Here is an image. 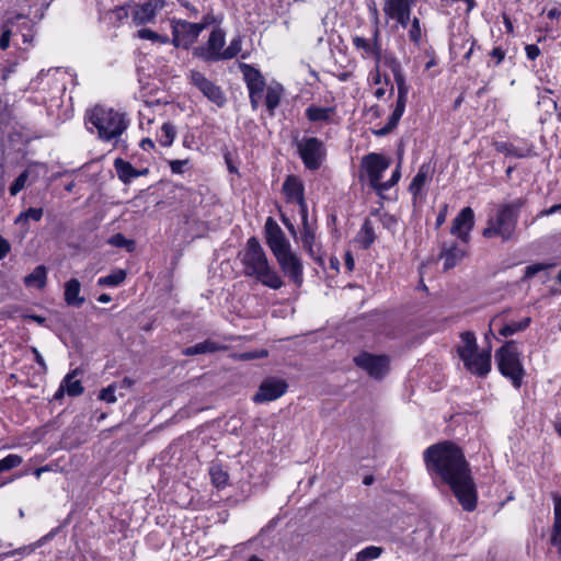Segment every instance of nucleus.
Listing matches in <instances>:
<instances>
[{
	"label": "nucleus",
	"instance_id": "nucleus-32",
	"mask_svg": "<svg viewBox=\"0 0 561 561\" xmlns=\"http://www.w3.org/2000/svg\"><path fill=\"white\" fill-rule=\"evenodd\" d=\"M130 3L116 5L114 9L107 10L103 14V19L112 27H119L130 13Z\"/></svg>",
	"mask_w": 561,
	"mask_h": 561
},
{
	"label": "nucleus",
	"instance_id": "nucleus-28",
	"mask_svg": "<svg viewBox=\"0 0 561 561\" xmlns=\"http://www.w3.org/2000/svg\"><path fill=\"white\" fill-rule=\"evenodd\" d=\"M377 238L378 236L375 231L374 222L369 218H366L354 237L353 242L360 250H369Z\"/></svg>",
	"mask_w": 561,
	"mask_h": 561
},
{
	"label": "nucleus",
	"instance_id": "nucleus-46",
	"mask_svg": "<svg viewBox=\"0 0 561 561\" xmlns=\"http://www.w3.org/2000/svg\"><path fill=\"white\" fill-rule=\"evenodd\" d=\"M16 125L13 110L7 103H0V131L9 130V127Z\"/></svg>",
	"mask_w": 561,
	"mask_h": 561
},
{
	"label": "nucleus",
	"instance_id": "nucleus-11",
	"mask_svg": "<svg viewBox=\"0 0 561 561\" xmlns=\"http://www.w3.org/2000/svg\"><path fill=\"white\" fill-rule=\"evenodd\" d=\"M188 81L209 102L216 104L218 107L225 106L227 98L221 87L209 80L203 72L195 69L190 70Z\"/></svg>",
	"mask_w": 561,
	"mask_h": 561
},
{
	"label": "nucleus",
	"instance_id": "nucleus-7",
	"mask_svg": "<svg viewBox=\"0 0 561 561\" xmlns=\"http://www.w3.org/2000/svg\"><path fill=\"white\" fill-rule=\"evenodd\" d=\"M390 68L393 75L394 82L397 84V101L387 124L375 131L376 136H386L390 134L399 125V122L404 114L408 102V94L410 88L407 83L405 76L403 73L400 62L393 60L390 65Z\"/></svg>",
	"mask_w": 561,
	"mask_h": 561
},
{
	"label": "nucleus",
	"instance_id": "nucleus-4",
	"mask_svg": "<svg viewBox=\"0 0 561 561\" xmlns=\"http://www.w3.org/2000/svg\"><path fill=\"white\" fill-rule=\"evenodd\" d=\"M85 124L92 125L98 137L105 142L119 138L129 126V119L125 113L112 107L95 105L85 114Z\"/></svg>",
	"mask_w": 561,
	"mask_h": 561
},
{
	"label": "nucleus",
	"instance_id": "nucleus-9",
	"mask_svg": "<svg viewBox=\"0 0 561 561\" xmlns=\"http://www.w3.org/2000/svg\"><path fill=\"white\" fill-rule=\"evenodd\" d=\"M219 24H213V28L206 43L193 47L192 54L195 58L205 62H217L222 60L226 45V31Z\"/></svg>",
	"mask_w": 561,
	"mask_h": 561
},
{
	"label": "nucleus",
	"instance_id": "nucleus-55",
	"mask_svg": "<svg viewBox=\"0 0 561 561\" xmlns=\"http://www.w3.org/2000/svg\"><path fill=\"white\" fill-rule=\"evenodd\" d=\"M491 62L493 67H499L505 59L506 50L501 47L496 46L493 47V49L489 53Z\"/></svg>",
	"mask_w": 561,
	"mask_h": 561
},
{
	"label": "nucleus",
	"instance_id": "nucleus-31",
	"mask_svg": "<svg viewBox=\"0 0 561 561\" xmlns=\"http://www.w3.org/2000/svg\"><path fill=\"white\" fill-rule=\"evenodd\" d=\"M462 345L457 347V354L461 360L469 359L478 353L476 334L472 331H465L460 334Z\"/></svg>",
	"mask_w": 561,
	"mask_h": 561
},
{
	"label": "nucleus",
	"instance_id": "nucleus-12",
	"mask_svg": "<svg viewBox=\"0 0 561 561\" xmlns=\"http://www.w3.org/2000/svg\"><path fill=\"white\" fill-rule=\"evenodd\" d=\"M240 69L249 92L251 107L253 111H256L266 87L265 78L262 72L252 65L240 64Z\"/></svg>",
	"mask_w": 561,
	"mask_h": 561
},
{
	"label": "nucleus",
	"instance_id": "nucleus-5",
	"mask_svg": "<svg viewBox=\"0 0 561 561\" xmlns=\"http://www.w3.org/2000/svg\"><path fill=\"white\" fill-rule=\"evenodd\" d=\"M221 23V18L213 11L204 14L199 22H190L184 19L173 18L170 20L172 45L175 48L188 50L197 42L199 35L210 25Z\"/></svg>",
	"mask_w": 561,
	"mask_h": 561
},
{
	"label": "nucleus",
	"instance_id": "nucleus-6",
	"mask_svg": "<svg viewBox=\"0 0 561 561\" xmlns=\"http://www.w3.org/2000/svg\"><path fill=\"white\" fill-rule=\"evenodd\" d=\"M495 360L501 375L507 378L515 389H519L525 376L519 343L514 340L506 341L496 350Z\"/></svg>",
	"mask_w": 561,
	"mask_h": 561
},
{
	"label": "nucleus",
	"instance_id": "nucleus-23",
	"mask_svg": "<svg viewBox=\"0 0 561 561\" xmlns=\"http://www.w3.org/2000/svg\"><path fill=\"white\" fill-rule=\"evenodd\" d=\"M165 5L149 2H137L130 4V15L135 25H146L153 23L158 13L164 9Z\"/></svg>",
	"mask_w": 561,
	"mask_h": 561
},
{
	"label": "nucleus",
	"instance_id": "nucleus-48",
	"mask_svg": "<svg viewBox=\"0 0 561 561\" xmlns=\"http://www.w3.org/2000/svg\"><path fill=\"white\" fill-rule=\"evenodd\" d=\"M22 461L23 458L20 455L9 454L4 458L0 459V473L19 467Z\"/></svg>",
	"mask_w": 561,
	"mask_h": 561
},
{
	"label": "nucleus",
	"instance_id": "nucleus-59",
	"mask_svg": "<svg viewBox=\"0 0 561 561\" xmlns=\"http://www.w3.org/2000/svg\"><path fill=\"white\" fill-rule=\"evenodd\" d=\"M394 185H390L389 181L381 182V180H378L377 183H374L370 185V187L376 192L377 195L382 196V194L387 191H389Z\"/></svg>",
	"mask_w": 561,
	"mask_h": 561
},
{
	"label": "nucleus",
	"instance_id": "nucleus-34",
	"mask_svg": "<svg viewBox=\"0 0 561 561\" xmlns=\"http://www.w3.org/2000/svg\"><path fill=\"white\" fill-rule=\"evenodd\" d=\"M113 165L117 178L122 183L129 184L133 180L136 179L137 169L133 167L129 161H126L123 158H116Z\"/></svg>",
	"mask_w": 561,
	"mask_h": 561
},
{
	"label": "nucleus",
	"instance_id": "nucleus-21",
	"mask_svg": "<svg viewBox=\"0 0 561 561\" xmlns=\"http://www.w3.org/2000/svg\"><path fill=\"white\" fill-rule=\"evenodd\" d=\"M282 191L287 203L298 204L300 215L308 213V206L305 198V185L300 178L294 174L287 175L283 183Z\"/></svg>",
	"mask_w": 561,
	"mask_h": 561
},
{
	"label": "nucleus",
	"instance_id": "nucleus-30",
	"mask_svg": "<svg viewBox=\"0 0 561 561\" xmlns=\"http://www.w3.org/2000/svg\"><path fill=\"white\" fill-rule=\"evenodd\" d=\"M467 255V251L458 247L457 243H451L449 247H443L439 257L444 260L443 270L449 271L457 266L463 257Z\"/></svg>",
	"mask_w": 561,
	"mask_h": 561
},
{
	"label": "nucleus",
	"instance_id": "nucleus-49",
	"mask_svg": "<svg viewBox=\"0 0 561 561\" xmlns=\"http://www.w3.org/2000/svg\"><path fill=\"white\" fill-rule=\"evenodd\" d=\"M242 48V39L240 36H236L230 41V44L224 50L222 60H229L238 56Z\"/></svg>",
	"mask_w": 561,
	"mask_h": 561
},
{
	"label": "nucleus",
	"instance_id": "nucleus-54",
	"mask_svg": "<svg viewBox=\"0 0 561 561\" xmlns=\"http://www.w3.org/2000/svg\"><path fill=\"white\" fill-rule=\"evenodd\" d=\"M117 385L115 382L103 388L99 393V399L106 403H115L117 398L115 396Z\"/></svg>",
	"mask_w": 561,
	"mask_h": 561
},
{
	"label": "nucleus",
	"instance_id": "nucleus-42",
	"mask_svg": "<svg viewBox=\"0 0 561 561\" xmlns=\"http://www.w3.org/2000/svg\"><path fill=\"white\" fill-rule=\"evenodd\" d=\"M209 474H210L213 484L217 489H224L228 485L229 474L222 469L221 466L216 465V466L210 467Z\"/></svg>",
	"mask_w": 561,
	"mask_h": 561
},
{
	"label": "nucleus",
	"instance_id": "nucleus-39",
	"mask_svg": "<svg viewBox=\"0 0 561 561\" xmlns=\"http://www.w3.org/2000/svg\"><path fill=\"white\" fill-rule=\"evenodd\" d=\"M220 350L218 343L211 340H205L192 346H187L182 351L184 356H195L199 354L215 353Z\"/></svg>",
	"mask_w": 561,
	"mask_h": 561
},
{
	"label": "nucleus",
	"instance_id": "nucleus-36",
	"mask_svg": "<svg viewBox=\"0 0 561 561\" xmlns=\"http://www.w3.org/2000/svg\"><path fill=\"white\" fill-rule=\"evenodd\" d=\"M77 373V369L68 373L60 382L66 390V393L71 398L79 397L84 392V387L82 386L81 380L75 379Z\"/></svg>",
	"mask_w": 561,
	"mask_h": 561
},
{
	"label": "nucleus",
	"instance_id": "nucleus-62",
	"mask_svg": "<svg viewBox=\"0 0 561 561\" xmlns=\"http://www.w3.org/2000/svg\"><path fill=\"white\" fill-rule=\"evenodd\" d=\"M10 251H11L10 242L5 238L0 236V260H3L4 257H7V255L10 253Z\"/></svg>",
	"mask_w": 561,
	"mask_h": 561
},
{
	"label": "nucleus",
	"instance_id": "nucleus-41",
	"mask_svg": "<svg viewBox=\"0 0 561 561\" xmlns=\"http://www.w3.org/2000/svg\"><path fill=\"white\" fill-rule=\"evenodd\" d=\"M493 147L497 152H501L506 157L526 158L529 156V150L524 151L508 141H494Z\"/></svg>",
	"mask_w": 561,
	"mask_h": 561
},
{
	"label": "nucleus",
	"instance_id": "nucleus-17",
	"mask_svg": "<svg viewBox=\"0 0 561 561\" xmlns=\"http://www.w3.org/2000/svg\"><path fill=\"white\" fill-rule=\"evenodd\" d=\"M300 216L302 226L300 230V240L302 248L320 267H324V259L320 253V248L316 250V227L309 222L308 213L301 214Z\"/></svg>",
	"mask_w": 561,
	"mask_h": 561
},
{
	"label": "nucleus",
	"instance_id": "nucleus-1",
	"mask_svg": "<svg viewBox=\"0 0 561 561\" xmlns=\"http://www.w3.org/2000/svg\"><path fill=\"white\" fill-rule=\"evenodd\" d=\"M423 461L428 476L447 485L465 512L477 510L478 489L461 446L448 439L432 444L424 449Z\"/></svg>",
	"mask_w": 561,
	"mask_h": 561
},
{
	"label": "nucleus",
	"instance_id": "nucleus-51",
	"mask_svg": "<svg viewBox=\"0 0 561 561\" xmlns=\"http://www.w3.org/2000/svg\"><path fill=\"white\" fill-rule=\"evenodd\" d=\"M28 179V170H24L19 176L13 181V183L9 187V192L11 196H16L26 184Z\"/></svg>",
	"mask_w": 561,
	"mask_h": 561
},
{
	"label": "nucleus",
	"instance_id": "nucleus-56",
	"mask_svg": "<svg viewBox=\"0 0 561 561\" xmlns=\"http://www.w3.org/2000/svg\"><path fill=\"white\" fill-rule=\"evenodd\" d=\"M168 164H169L170 170H171L172 173H174V174H183L184 171H185L184 168L190 164V160L188 159L169 160Z\"/></svg>",
	"mask_w": 561,
	"mask_h": 561
},
{
	"label": "nucleus",
	"instance_id": "nucleus-15",
	"mask_svg": "<svg viewBox=\"0 0 561 561\" xmlns=\"http://www.w3.org/2000/svg\"><path fill=\"white\" fill-rule=\"evenodd\" d=\"M415 0H385L383 13L403 28L409 26Z\"/></svg>",
	"mask_w": 561,
	"mask_h": 561
},
{
	"label": "nucleus",
	"instance_id": "nucleus-22",
	"mask_svg": "<svg viewBox=\"0 0 561 561\" xmlns=\"http://www.w3.org/2000/svg\"><path fill=\"white\" fill-rule=\"evenodd\" d=\"M474 227V211L471 207H463L454 218L450 233L457 237L462 243H469L470 232Z\"/></svg>",
	"mask_w": 561,
	"mask_h": 561
},
{
	"label": "nucleus",
	"instance_id": "nucleus-40",
	"mask_svg": "<svg viewBox=\"0 0 561 561\" xmlns=\"http://www.w3.org/2000/svg\"><path fill=\"white\" fill-rule=\"evenodd\" d=\"M176 137V129L174 125L170 122H165L160 127V130L157 134V140L158 142L164 147H171L174 139Z\"/></svg>",
	"mask_w": 561,
	"mask_h": 561
},
{
	"label": "nucleus",
	"instance_id": "nucleus-19",
	"mask_svg": "<svg viewBox=\"0 0 561 561\" xmlns=\"http://www.w3.org/2000/svg\"><path fill=\"white\" fill-rule=\"evenodd\" d=\"M352 44L357 51H360V56L366 58H371L379 64L381 60V43H380V32L376 26L373 33V38H365L363 36L354 35L352 37Z\"/></svg>",
	"mask_w": 561,
	"mask_h": 561
},
{
	"label": "nucleus",
	"instance_id": "nucleus-50",
	"mask_svg": "<svg viewBox=\"0 0 561 561\" xmlns=\"http://www.w3.org/2000/svg\"><path fill=\"white\" fill-rule=\"evenodd\" d=\"M108 243L116 248H126L128 251H133L135 247L134 240L127 239L123 233L117 232L108 239Z\"/></svg>",
	"mask_w": 561,
	"mask_h": 561
},
{
	"label": "nucleus",
	"instance_id": "nucleus-53",
	"mask_svg": "<svg viewBox=\"0 0 561 561\" xmlns=\"http://www.w3.org/2000/svg\"><path fill=\"white\" fill-rule=\"evenodd\" d=\"M550 264L545 263H534L525 267L524 275L522 277V282H526L537 275L539 272L549 268Z\"/></svg>",
	"mask_w": 561,
	"mask_h": 561
},
{
	"label": "nucleus",
	"instance_id": "nucleus-60",
	"mask_svg": "<svg viewBox=\"0 0 561 561\" xmlns=\"http://www.w3.org/2000/svg\"><path fill=\"white\" fill-rule=\"evenodd\" d=\"M526 57L529 60H536L540 55V48L536 44H528L525 46Z\"/></svg>",
	"mask_w": 561,
	"mask_h": 561
},
{
	"label": "nucleus",
	"instance_id": "nucleus-43",
	"mask_svg": "<svg viewBox=\"0 0 561 561\" xmlns=\"http://www.w3.org/2000/svg\"><path fill=\"white\" fill-rule=\"evenodd\" d=\"M126 278V272L124 270H116L111 274L100 277L98 279L99 286H110L115 287L121 285Z\"/></svg>",
	"mask_w": 561,
	"mask_h": 561
},
{
	"label": "nucleus",
	"instance_id": "nucleus-61",
	"mask_svg": "<svg viewBox=\"0 0 561 561\" xmlns=\"http://www.w3.org/2000/svg\"><path fill=\"white\" fill-rule=\"evenodd\" d=\"M447 211H448V205L444 204L436 216V221H435L436 229L440 228L444 225V222L446 221Z\"/></svg>",
	"mask_w": 561,
	"mask_h": 561
},
{
	"label": "nucleus",
	"instance_id": "nucleus-25",
	"mask_svg": "<svg viewBox=\"0 0 561 561\" xmlns=\"http://www.w3.org/2000/svg\"><path fill=\"white\" fill-rule=\"evenodd\" d=\"M465 368L472 375L485 377L491 370V352L483 351L476 353L469 359L462 360Z\"/></svg>",
	"mask_w": 561,
	"mask_h": 561
},
{
	"label": "nucleus",
	"instance_id": "nucleus-18",
	"mask_svg": "<svg viewBox=\"0 0 561 561\" xmlns=\"http://www.w3.org/2000/svg\"><path fill=\"white\" fill-rule=\"evenodd\" d=\"M30 140L23 127L18 124L9 127V130L0 131V148L3 153L21 152Z\"/></svg>",
	"mask_w": 561,
	"mask_h": 561
},
{
	"label": "nucleus",
	"instance_id": "nucleus-2",
	"mask_svg": "<svg viewBox=\"0 0 561 561\" xmlns=\"http://www.w3.org/2000/svg\"><path fill=\"white\" fill-rule=\"evenodd\" d=\"M525 197L515 198L513 202L500 204L494 216H490L486 226L482 229L485 239H500L503 243L515 238L520 210L526 206Z\"/></svg>",
	"mask_w": 561,
	"mask_h": 561
},
{
	"label": "nucleus",
	"instance_id": "nucleus-35",
	"mask_svg": "<svg viewBox=\"0 0 561 561\" xmlns=\"http://www.w3.org/2000/svg\"><path fill=\"white\" fill-rule=\"evenodd\" d=\"M26 287H36L44 289L47 285V268L45 265H37L32 273L23 279Z\"/></svg>",
	"mask_w": 561,
	"mask_h": 561
},
{
	"label": "nucleus",
	"instance_id": "nucleus-57",
	"mask_svg": "<svg viewBox=\"0 0 561 561\" xmlns=\"http://www.w3.org/2000/svg\"><path fill=\"white\" fill-rule=\"evenodd\" d=\"M466 44H470V46H469V49L463 55V60L466 62H469L476 46H478V42H477V39L472 35H470V36H467L466 38L462 39L461 47H465Z\"/></svg>",
	"mask_w": 561,
	"mask_h": 561
},
{
	"label": "nucleus",
	"instance_id": "nucleus-13",
	"mask_svg": "<svg viewBox=\"0 0 561 561\" xmlns=\"http://www.w3.org/2000/svg\"><path fill=\"white\" fill-rule=\"evenodd\" d=\"M264 238L274 256L291 249L289 240L273 217H267L265 220Z\"/></svg>",
	"mask_w": 561,
	"mask_h": 561
},
{
	"label": "nucleus",
	"instance_id": "nucleus-27",
	"mask_svg": "<svg viewBox=\"0 0 561 561\" xmlns=\"http://www.w3.org/2000/svg\"><path fill=\"white\" fill-rule=\"evenodd\" d=\"M32 31L31 21L23 14H15L13 18H9L3 25L2 34L0 35V49L5 50L10 46V38L13 34V27Z\"/></svg>",
	"mask_w": 561,
	"mask_h": 561
},
{
	"label": "nucleus",
	"instance_id": "nucleus-37",
	"mask_svg": "<svg viewBox=\"0 0 561 561\" xmlns=\"http://www.w3.org/2000/svg\"><path fill=\"white\" fill-rule=\"evenodd\" d=\"M531 323L530 317H525L519 321H508L501 325L497 330L499 334L504 337H508L515 333L525 331Z\"/></svg>",
	"mask_w": 561,
	"mask_h": 561
},
{
	"label": "nucleus",
	"instance_id": "nucleus-14",
	"mask_svg": "<svg viewBox=\"0 0 561 561\" xmlns=\"http://www.w3.org/2000/svg\"><path fill=\"white\" fill-rule=\"evenodd\" d=\"M288 390V383L285 379L277 377L265 378L259 386V390L253 396L254 403H264L275 401L283 397Z\"/></svg>",
	"mask_w": 561,
	"mask_h": 561
},
{
	"label": "nucleus",
	"instance_id": "nucleus-10",
	"mask_svg": "<svg viewBox=\"0 0 561 561\" xmlns=\"http://www.w3.org/2000/svg\"><path fill=\"white\" fill-rule=\"evenodd\" d=\"M354 364L365 370L369 377L381 379L389 371L390 358L386 354H373L367 351L360 352L353 358Z\"/></svg>",
	"mask_w": 561,
	"mask_h": 561
},
{
	"label": "nucleus",
	"instance_id": "nucleus-52",
	"mask_svg": "<svg viewBox=\"0 0 561 561\" xmlns=\"http://www.w3.org/2000/svg\"><path fill=\"white\" fill-rule=\"evenodd\" d=\"M388 93V96L391 98L394 93V87L393 84L391 83L390 79L388 76H385L383 78V85H379L378 88H376V90L374 91V95L380 100L382 99L386 94Z\"/></svg>",
	"mask_w": 561,
	"mask_h": 561
},
{
	"label": "nucleus",
	"instance_id": "nucleus-29",
	"mask_svg": "<svg viewBox=\"0 0 561 561\" xmlns=\"http://www.w3.org/2000/svg\"><path fill=\"white\" fill-rule=\"evenodd\" d=\"M553 500V524L549 543L556 547L558 553L561 556V495L559 493L552 494Z\"/></svg>",
	"mask_w": 561,
	"mask_h": 561
},
{
	"label": "nucleus",
	"instance_id": "nucleus-58",
	"mask_svg": "<svg viewBox=\"0 0 561 561\" xmlns=\"http://www.w3.org/2000/svg\"><path fill=\"white\" fill-rule=\"evenodd\" d=\"M136 36L140 39H146V41H150V42L154 43L156 39L158 38V33L150 28L144 27V28H140L137 31Z\"/></svg>",
	"mask_w": 561,
	"mask_h": 561
},
{
	"label": "nucleus",
	"instance_id": "nucleus-3",
	"mask_svg": "<svg viewBox=\"0 0 561 561\" xmlns=\"http://www.w3.org/2000/svg\"><path fill=\"white\" fill-rule=\"evenodd\" d=\"M241 262L245 276L255 277L272 289H279L284 285L282 277L270 266L267 256L256 237L248 239Z\"/></svg>",
	"mask_w": 561,
	"mask_h": 561
},
{
	"label": "nucleus",
	"instance_id": "nucleus-16",
	"mask_svg": "<svg viewBox=\"0 0 561 561\" xmlns=\"http://www.w3.org/2000/svg\"><path fill=\"white\" fill-rule=\"evenodd\" d=\"M282 272L289 280L300 287L304 283V265L300 257L290 250L275 256Z\"/></svg>",
	"mask_w": 561,
	"mask_h": 561
},
{
	"label": "nucleus",
	"instance_id": "nucleus-26",
	"mask_svg": "<svg viewBox=\"0 0 561 561\" xmlns=\"http://www.w3.org/2000/svg\"><path fill=\"white\" fill-rule=\"evenodd\" d=\"M336 106H320L314 103L309 104L305 110V117L312 124L329 125L334 122Z\"/></svg>",
	"mask_w": 561,
	"mask_h": 561
},
{
	"label": "nucleus",
	"instance_id": "nucleus-20",
	"mask_svg": "<svg viewBox=\"0 0 561 561\" xmlns=\"http://www.w3.org/2000/svg\"><path fill=\"white\" fill-rule=\"evenodd\" d=\"M390 167V159L378 152H370L363 157L362 168L368 176L369 186L382 179L383 172Z\"/></svg>",
	"mask_w": 561,
	"mask_h": 561
},
{
	"label": "nucleus",
	"instance_id": "nucleus-44",
	"mask_svg": "<svg viewBox=\"0 0 561 561\" xmlns=\"http://www.w3.org/2000/svg\"><path fill=\"white\" fill-rule=\"evenodd\" d=\"M44 210L42 207H30L24 211H21L14 220V224H26L30 219L33 221H39L43 218Z\"/></svg>",
	"mask_w": 561,
	"mask_h": 561
},
{
	"label": "nucleus",
	"instance_id": "nucleus-8",
	"mask_svg": "<svg viewBox=\"0 0 561 561\" xmlns=\"http://www.w3.org/2000/svg\"><path fill=\"white\" fill-rule=\"evenodd\" d=\"M294 145L304 167L309 171L319 170L327 160V146L316 136L295 137Z\"/></svg>",
	"mask_w": 561,
	"mask_h": 561
},
{
	"label": "nucleus",
	"instance_id": "nucleus-45",
	"mask_svg": "<svg viewBox=\"0 0 561 561\" xmlns=\"http://www.w3.org/2000/svg\"><path fill=\"white\" fill-rule=\"evenodd\" d=\"M410 28L408 32L409 41L415 46L420 47L422 43V27L421 20L417 16H414L410 21Z\"/></svg>",
	"mask_w": 561,
	"mask_h": 561
},
{
	"label": "nucleus",
	"instance_id": "nucleus-64",
	"mask_svg": "<svg viewBox=\"0 0 561 561\" xmlns=\"http://www.w3.org/2000/svg\"><path fill=\"white\" fill-rule=\"evenodd\" d=\"M344 264L347 272H353L355 268V260L351 251H346L344 254Z\"/></svg>",
	"mask_w": 561,
	"mask_h": 561
},
{
	"label": "nucleus",
	"instance_id": "nucleus-33",
	"mask_svg": "<svg viewBox=\"0 0 561 561\" xmlns=\"http://www.w3.org/2000/svg\"><path fill=\"white\" fill-rule=\"evenodd\" d=\"M81 284L77 278H70L65 284L64 298L68 306L80 307L84 298L80 297Z\"/></svg>",
	"mask_w": 561,
	"mask_h": 561
},
{
	"label": "nucleus",
	"instance_id": "nucleus-47",
	"mask_svg": "<svg viewBox=\"0 0 561 561\" xmlns=\"http://www.w3.org/2000/svg\"><path fill=\"white\" fill-rule=\"evenodd\" d=\"M383 552V548L377 546H368L355 554V561H369L378 559Z\"/></svg>",
	"mask_w": 561,
	"mask_h": 561
},
{
	"label": "nucleus",
	"instance_id": "nucleus-63",
	"mask_svg": "<svg viewBox=\"0 0 561 561\" xmlns=\"http://www.w3.org/2000/svg\"><path fill=\"white\" fill-rule=\"evenodd\" d=\"M369 80H371V82L375 84V85H383V80L381 78V73L379 71V67H378V64H376V69L375 71H370L369 73Z\"/></svg>",
	"mask_w": 561,
	"mask_h": 561
},
{
	"label": "nucleus",
	"instance_id": "nucleus-38",
	"mask_svg": "<svg viewBox=\"0 0 561 561\" xmlns=\"http://www.w3.org/2000/svg\"><path fill=\"white\" fill-rule=\"evenodd\" d=\"M284 89L280 84L268 87L265 94V106L270 116H274L275 110L278 107Z\"/></svg>",
	"mask_w": 561,
	"mask_h": 561
},
{
	"label": "nucleus",
	"instance_id": "nucleus-24",
	"mask_svg": "<svg viewBox=\"0 0 561 561\" xmlns=\"http://www.w3.org/2000/svg\"><path fill=\"white\" fill-rule=\"evenodd\" d=\"M431 179L432 170L430 163H422L408 187V192L412 196L413 205H416L421 199L423 190Z\"/></svg>",
	"mask_w": 561,
	"mask_h": 561
}]
</instances>
